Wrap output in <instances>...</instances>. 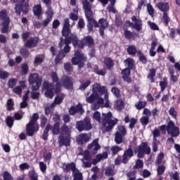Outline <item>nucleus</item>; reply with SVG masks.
<instances>
[{
    "instance_id": "20e7f679",
    "label": "nucleus",
    "mask_w": 180,
    "mask_h": 180,
    "mask_svg": "<svg viewBox=\"0 0 180 180\" xmlns=\"http://www.w3.org/2000/svg\"><path fill=\"white\" fill-rule=\"evenodd\" d=\"M39 117V113H34L31 117L30 122L26 124L25 130L26 134L28 137H33L34 134L37 133V131L40 130L39 122H37Z\"/></svg>"
},
{
    "instance_id": "f3484780",
    "label": "nucleus",
    "mask_w": 180,
    "mask_h": 180,
    "mask_svg": "<svg viewBox=\"0 0 180 180\" xmlns=\"http://www.w3.org/2000/svg\"><path fill=\"white\" fill-rule=\"evenodd\" d=\"M62 86L68 91H72L74 89V82L69 76H64L61 79Z\"/></svg>"
},
{
    "instance_id": "8fccbe9b",
    "label": "nucleus",
    "mask_w": 180,
    "mask_h": 180,
    "mask_svg": "<svg viewBox=\"0 0 180 180\" xmlns=\"http://www.w3.org/2000/svg\"><path fill=\"white\" fill-rule=\"evenodd\" d=\"M139 122L144 127H146L150 122V117L143 116L140 118Z\"/></svg>"
},
{
    "instance_id": "0e129e2a",
    "label": "nucleus",
    "mask_w": 180,
    "mask_h": 180,
    "mask_svg": "<svg viewBox=\"0 0 180 180\" xmlns=\"http://www.w3.org/2000/svg\"><path fill=\"white\" fill-rule=\"evenodd\" d=\"M158 175L161 176L165 172V166L164 165H159L157 169Z\"/></svg>"
},
{
    "instance_id": "79ce46f5",
    "label": "nucleus",
    "mask_w": 180,
    "mask_h": 180,
    "mask_svg": "<svg viewBox=\"0 0 180 180\" xmlns=\"http://www.w3.org/2000/svg\"><path fill=\"white\" fill-rule=\"evenodd\" d=\"M13 106H15V103L13 102V99L8 98L6 102L7 110L8 112L13 110V109H15Z\"/></svg>"
},
{
    "instance_id": "69168bd1",
    "label": "nucleus",
    "mask_w": 180,
    "mask_h": 180,
    "mask_svg": "<svg viewBox=\"0 0 180 180\" xmlns=\"http://www.w3.org/2000/svg\"><path fill=\"white\" fill-rule=\"evenodd\" d=\"M148 25L151 29V30H160L158 25H157V24H155V22H153L151 21H148Z\"/></svg>"
},
{
    "instance_id": "5701e85b",
    "label": "nucleus",
    "mask_w": 180,
    "mask_h": 180,
    "mask_svg": "<svg viewBox=\"0 0 180 180\" xmlns=\"http://www.w3.org/2000/svg\"><path fill=\"white\" fill-rule=\"evenodd\" d=\"M92 92L94 94H101L103 95L106 92V86H101L99 83H94L92 86Z\"/></svg>"
},
{
    "instance_id": "4d7b16f0",
    "label": "nucleus",
    "mask_w": 180,
    "mask_h": 180,
    "mask_svg": "<svg viewBox=\"0 0 180 180\" xmlns=\"http://www.w3.org/2000/svg\"><path fill=\"white\" fill-rule=\"evenodd\" d=\"M111 92L115 96V98H120V90L117 87H112L111 89Z\"/></svg>"
},
{
    "instance_id": "ddd939ff",
    "label": "nucleus",
    "mask_w": 180,
    "mask_h": 180,
    "mask_svg": "<svg viewBox=\"0 0 180 180\" xmlns=\"http://www.w3.org/2000/svg\"><path fill=\"white\" fill-rule=\"evenodd\" d=\"M68 39L70 41V44L72 43L75 49H80V50L84 49V46L82 39H79L77 34L70 32V35L68 36Z\"/></svg>"
},
{
    "instance_id": "a19ab883",
    "label": "nucleus",
    "mask_w": 180,
    "mask_h": 180,
    "mask_svg": "<svg viewBox=\"0 0 180 180\" xmlns=\"http://www.w3.org/2000/svg\"><path fill=\"white\" fill-rule=\"evenodd\" d=\"M146 106H147V101H139L135 104V108L137 110L145 109Z\"/></svg>"
},
{
    "instance_id": "72a5a7b5",
    "label": "nucleus",
    "mask_w": 180,
    "mask_h": 180,
    "mask_svg": "<svg viewBox=\"0 0 180 180\" xmlns=\"http://www.w3.org/2000/svg\"><path fill=\"white\" fill-rule=\"evenodd\" d=\"M124 36L125 39H127L128 40H130L131 39H133L135 36H139V33L136 32H131V31L125 29L124 31Z\"/></svg>"
},
{
    "instance_id": "473e14b6",
    "label": "nucleus",
    "mask_w": 180,
    "mask_h": 180,
    "mask_svg": "<svg viewBox=\"0 0 180 180\" xmlns=\"http://www.w3.org/2000/svg\"><path fill=\"white\" fill-rule=\"evenodd\" d=\"M155 74H157V71L154 68L149 69V72L148 74V79L150 81L152 84H154L155 82Z\"/></svg>"
},
{
    "instance_id": "a878e982",
    "label": "nucleus",
    "mask_w": 180,
    "mask_h": 180,
    "mask_svg": "<svg viewBox=\"0 0 180 180\" xmlns=\"http://www.w3.org/2000/svg\"><path fill=\"white\" fill-rule=\"evenodd\" d=\"M103 63L106 70L108 71H112V70H113V68L115 67V61H113L112 58L105 57Z\"/></svg>"
},
{
    "instance_id": "603ef678",
    "label": "nucleus",
    "mask_w": 180,
    "mask_h": 180,
    "mask_svg": "<svg viewBox=\"0 0 180 180\" xmlns=\"http://www.w3.org/2000/svg\"><path fill=\"white\" fill-rule=\"evenodd\" d=\"M3 180H13V176L8 171H4L3 172Z\"/></svg>"
},
{
    "instance_id": "09e8293b",
    "label": "nucleus",
    "mask_w": 180,
    "mask_h": 180,
    "mask_svg": "<svg viewBox=\"0 0 180 180\" xmlns=\"http://www.w3.org/2000/svg\"><path fill=\"white\" fill-rule=\"evenodd\" d=\"M89 85H91V80H87L79 85V91H85Z\"/></svg>"
},
{
    "instance_id": "58836bf2",
    "label": "nucleus",
    "mask_w": 180,
    "mask_h": 180,
    "mask_svg": "<svg viewBox=\"0 0 180 180\" xmlns=\"http://www.w3.org/2000/svg\"><path fill=\"white\" fill-rule=\"evenodd\" d=\"M62 134H65V136H71V129L67 124H63L60 129Z\"/></svg>"
},
{
    "instance_id": "2eb2a0df",
    "label": "nucleus",
    "mask_w": 180,
    "mask_h": 180,
    "mask_svg": "<svg viewBox=\"0 0 180 180\" xmlns=\"http://www.w3.org/2000/svg\"><path fill=\"white\" fill-rule=\"evenodd\" d=\"M44 89L45 90L44 95L46 98L53 99L54 97V84L49 82H44Z\"/></svg>"
},
{
    "instance_id": "3c124183",
    "label": "nucleus",
    "mask_w": 180,
    "mask_h": 180,
    "mask_svg": "<svg viewBox=\"0 0 180 180\" xmlns=\"http://www.w3.org/2000/svg\"><path fill=\"white\" fill-rule=\"evenodd\" d=\"M40 127H41V129H44V127H46V125L47 124V118L44 116V115H41L40 116Z\"/></svg>"
},
{
    "instance_id": "0eeeda50",
    "label": "nucleus",
    "mask_w": 180,
    "mask_h": 180,
    "mask_svg": "<svg viewBox=\"0 0 180 180\" xmlns=\"http://www.w3.org/2000/svg\"><path fill=\"white\" fill-rule=\"evenodd\" d=\"M28 82L30 85H32V91H39V89H40V86H41V82H43V79L40 78L39 74L32 73L30 75Z\"/></svg>"
},
{
    "instance_id": "bf43d9fd",
    "label": "nucleus",
    "mask_w": 180,
    "mask_h": 180,
    "mask_svg": "<svg viewBox=\"0 0 180 180\" xmlns=\"http://www.w3.org/2000/svg\"><path fill=\"white\" fill-rule=\"evenodd\" d=\"M143 167H144V162L143 160L138 159L134 165V168L136 169H140L141 168H143Z\"/></svg>"
},
{
    "instance_id": "393cba45",
    "label": "nucleus",
    "mask_w": 180,
    "mask_h": 180,
    "mask_svg": "<svg viewBox=\"0 0 180 180\" xmlns=\"http://www.w3.org/2000/svg\"><path fill=\"white\" fill-rule=\"evenodd\" d=\"M83 44H84V47L85 46L86 47H94L95 46V40L92 37V36L87 35L82 38Z\"/></svg>"
},
{
    "instance_id": "338daca9",
    "label": "nucleus",
    "mask_w": 180,
    "mask_h": 180,
    "mask_svg": "<svg viewBox=\"0 0 180 180\" xmlns=\"http://www.w3.org/2000/svg\"><path fill=\"white\" fill-rule=\"evenodd\" d=\"M111 151L113 155H116L119 151H122V147H119L117 146H114L111 148Z\"/></svg>"
},
{
    "instance_id": "49530a36",
    "label": "nucleus",
    "mask_w": 180,
    "mask_h": 180,
    "mask_svg": "<svg viewBox=\"0 0 180 180\" xmlns=\"http://www.w3.org/2000/svg\"><path fill=\"white\" fill-rule=\"evenodd\" d=\"M116 107L117 110L120 112V110H123L124 108V101L122 99H119L116 101Z\"/></svg>"
},
{
    "instance_id": "1a4fd4ad",
    "label": "nucleus",
    "mask_w": 180,
    "mask_h": 180,
    "mask_svg": "<svg viewBox=\"0 0 180 180\" xmlns=\"http://www.w3.org/2000/svg\"><path fill=\"white\" fill-rule=\"evenodd\" d=\"M86 61L85 54L81 53L79 50H77L75 53V56L72 58V63L73 65H78L79 68H82Z\"/></svg>"
},
{
    "instance_id": "c9c22d12",
    "label": "nucleus",
    "mask_w": 180,
    "mask_h": 180,
    "mask_svg": "<svg viewBox=\"0 0 180 180\" xmlns=\"http://www.w3.org/2000/svg\"><path fill=\"white\" fill-rule=\"evenodd\" d=\"M127 52L128 53L129 56H132V57H135L137 54V48L134 45H130L127 49Z\"/></svg>"
},
{
    "instance_id": "37998d69",
    "label": "nucleus",
    "mask_w": 180,
    "mask_h": 180,
    "mask_svg": "<svg viewBox=\"0 0 180 180\" xmlns=\"http://www.w3.org/2000/svg\"><path fill=\"white\" fill-rule=\"evenodd\" d=\"M115 169H113V167H112V166H108L105 168V174L107 176H113L115 175Z\"/></svg>"
},
{
    "instance_id": "864d4df0",
    "label": "nucleus",
    "mask_w": 180,
    "mask_h": 180,
    "mask_svg": "<svg viewBox=\"0 0 180 180\" xmlns=\"http://www.w3.org/2000/svg\"><path fill=\"white\" fill-rule=\"evenodd\" d=\"M21 71L23 75H27L29 72V65H27V63L22 64L21 66Z\"/></svg>"
},
{
    "instance_id": "13d9d810",
    "label": "nucleus",
    "mask_w": 180,
    "mask_h": 180,
    "mask_svg": "<svg viewBox=\"0 0 180 180\" xmlns=\"http://www.w3.org/2000/svg\"><path fill=\"white\" fill-rule=\"evenodd\" d=\"M53 121L55 124H61V116L58 114H54L53 117Z\"/></svg>"
},
{
    "instance_id": "c756f323",
    "label": "nucleus",
    "mask_w": 180,
    "mask_h": 180,
    "mask_svg": "<svg viewBox=\"0 0 180 180\" xmlns=\"http://www.w3.org/2000/svg\"><path fill=\"white\" fill-rule=\"evenodd\" d=\"M124 64L125 67H127L125 68L131 70H133V68H134L136 62L134 61V58H127V59H125L124 60Z\"/></svg>"
},
{
    "instance_id": "9b49d317",
    "label": "nucleus",
    "mask_w": 180,
    "mask_h": 180,
    "mask_svg": "<svg viewBox=\"0 0 180 180\" xmlns=\"http://www.w3.org/2000/svg\"><path fill=\"white\" fill-rule=\"evenodd\" d=\"M138 153V158H144V155H150L151 154V148L148 146V142H142L136 148Z\"/></svg>"
},
{
    "instance_id": "6ab92c4d",
    "label": "nucleus",
    "mask_w": 180,
    "mask_h": 180,
    "mask_svg": "<svg viewBox=\"0 0 180 180\" xmlns=\"http://www.w3.org/2000/svg\"><path fill=\"white\" fill-rule=\"evenodd\" d=\"M77 113H79L80 115H84V113H85L82 104L80 103H79L76 106H71L69 109V114L72 116L77 115Z\"/></svg>"
},
{
    "instance_id": "7ed1b4c3",
    "label": "nucleus",
    "mask_w": 180,
    "mask_h": 180,
    "mask_svg": "<svg viewBox=\"0 0 180 180\" xmlns=\"http://www.w3.org/2000/svg\"><path fill=\"white\" fill-rule=\"evenodd\" d=\"M84 15L87 20V29L88 32H94V27H99V23L94 19V11H92V4L89 3L88 0H82V1Z\"/></svg>"
},
{
    "instance_id": "dca6fc26",
    "label": "nucleus",
    "mask_w": 180,
    "mask_h": 180,
    "mask_svg": "<svg viewBox=\"0 0 180 180\" xmlns=\"http://www.w3.org/2000/svg\"><path fill=\"white\" fill-rule=\"evenodd\" d=\"M132 157H134V151H133L131 145H129L128 148L124 150V154L122 155V163L127 164V162H129V160Z\"/></svg>"
},
{
    "instance_id": "5fc2aeb1",
    "label": "nucleus",
    "mask_w": 180,
    "mask_h": 180,
    "mask_svg": "<svg viewBox=\"0 0 180 180\" xmlns=\"http://www.w3.org/2000/svg\"><path fill=\"white\" fill-rule=\"evenodd\" d=\"M18 84V79H10L8 82V88H15Z\"/></svg>"
},
{
    "instance_id": "4c0bfd02",
    "label": "nucleus",
    "mask_w": 180,
    "mask_h": 180,
    "mask_svg": "<svg viewBox=\"0 0 180 180\" xmlns=\"http://www.w3.org/2000/svg\"><path fill=\"white\" fill-rule=\"evenodd\" d=\"M60 124H54L52 127L51 125V130L53 136H57L58 134H60V131H61V129L60 128Z\"/></svg>"
},
{
    "instance_id": "4be33fe9",
    "label": "nucleus",
    "mask_w": 180,
    "mask_h": 180,
    "mask_svg": "<svg viewBox=\"0 0 180 180\" xmlns=\"http://www.w3.org/2000/svg\"><path fill=\"white\" fill-rule=\"evenodd\" d=\"M70 147L71 146V138L70 136H60L59 137V146L60 147Z\"/></svg>"
},
{
    "instance_id": "f03ea898",
    "label": "nucleus",
    "mask_w": 180,
    "mask_h": 180,
    "mask_svg": "<svg viewBox=\"0 0 180 180\" xmlns=\"http://www.w3.org/2000/svg\"><path fill=\"white\" fill-rule=\"evenodd\" d=\"M102 117H101V112L99 111H96L93 114V119L97 122V123H102L103 127L105 128V131H112L115 128V126L119 123V119L114 118L112 112H108V113L103 112Z\"/></svg>"
},
{
    "instance_id": "2f4dec72",
    "label": "nucleus",
    "mask_w": 180,
    "mask_h": 180,
    "mask_svg": "<svg viewBox=\"0 0 180 180\" xmlns=\"http://www.w3.org/2000/svg\"><path fill=\"white\" fill-rule=\"evenodd\" d=\"M158 8L161 12H163V13H167V12L169 11V4L168 3L160 2L158 4Z\"/></svg>"
},
{
    "instance_id": "bb28decb",
    "label": "nucleus",
    "mask_w": 180,
    "mask_h": 180,
    "mask_svg": "<svg viewBox=\"0 0 180 180\" xmlns=\"http://www.w3.org/2000/svg\"><path fill=\"white\" fill-rule=\"evenodd\" d=\"M46 19L42 21V25L44 27H47L49 26V23L53 20V16H54L53 11H46Z\"/></svg>"
},
{
    "instance_id": "c03bdc74",
    "label": "nucleus",
    "mask_w": 180,
    "mask_h": 180,
    "mask_svg": "<svg viewBox=\"0 0 180 180\" xmlns=\"http://www.w3.org/2000/svg\"><path fill=\"white\" fill-rule=\"evenodd\" d=\"M13 123H15V120L12 116H8L6 119V124L11 129V127H13Z\"/></svg>"
},
{
    "instance_id": "a211bd4d",
    "label": "nucleus",
    "mask_w": 180,
    "mask_h": 180,
    "mask_svg": "<svg viewBox=\"0 0 180 180\" xmlns=\"http://www.w3.org/2000/svg\"><path fill=\"white\" fill-rule=\"evenodd\" d=\"M88 150H90L91 153L94 155L98 154V150H101V145H99V139H94L90 144L87 146Z\"/></svg>"
},
{
    "instance_id": "412c9836",
    "label": "nucleus",
    "mask_w": 180,
    "mask_h": 180,
    "mask_svg": "<svg viewBox=\"0 0 180 180\" xmlns=\"http://www.w3.org/2000/svg\"><path fill=\"white\" fill-rule=\"evenodd\" d=\"M98 23L101 25L99 27L100 36L103 38L105 37V29L109 26V22L106 19L101 18L98 20Z\"/></svg>"
},
{
    "instance_id": "6e6d98bb",
    "label": "nucleus",
    "mask_w": 180,
    "mask_h": 180,
    "mask_svg": "<svg viewBox=\"0 0 180 180\" xmlns=\"http://www.w3.org/2000/svg\"><path fill=\"white\" fill-rule=\"evenodd\" d=\"M158 144H160V141H158L157 139H153L152 146L153 153H157V151H158Z\"/></svg>"
},
{
    "instance_id": "4468645a",
    "label": "nucleus",
    "mask_w": 180,
    "mask_h": 180,
    "mask_svg": "<svg viewBox=\"0 0 180 180\" xmlns=\"http://www.w3.org/2000/svg\"><path fill=\"white\" fill-rule=\"evenodd\" d=\"M131 20L134 22H130V20L127 21L129 26H131L133 29L136 30V32H141V30H143V20L140 18H137V16L136 15L131 17Z\"/></svg>"
},
{
    "instance_id": "39448f33",
    "label": "nucleus",
    "mask_w": 180,
    "mask_h": 180,
    "mask_svg": "<svg viewBox=\"0 0 180 180\" xmlns=\"http://www.w3.org/2000/svg\"><path fill=\"white\" fill-rule=\"evenodd\" d=\"M161 131H167V134H170L171 137H178L179 136V128L175 126V123L172 120L169 121L167 125L163 124L159 127Z\"/></svg>"
},
{
    "instance_id": "c85d7f7f",
    "label": "nucleus",
    "mask_w": 180,
    "mask_h": 180,
    "mask_svg": "<svg viewBox=\"0 0 180 180\" xmlns=\"http://www.w3.org/2000/svg\"><path fill=\"white\" fill-rule=\"evenodd\" d=\"M91 68L95 74H96L97 75H101V77H105L106 75V73L108 72L106 71V68H103L99 70V66L98 65H93Z\"/></svg>"
},
{
    "instance_id": "b1692460",
    "label": "nucleus",
    "mask_w": 180,
    "mask_h": 180,
    "mask_svg": "<svg viewBox=\"0 0 180 180\" xmlns=\"http://www.w3.org/2000/svg\"><path fill=\"white\" fill-rule=\"evenodd\" d=\"M121 74L122 75V79L127 84H131V77H130V75L131 74V70L124 68L122 70Z\"/></svg>"
},
{
    "instance_id": "ea45409f",
    "label": "nucleus",
    "mask_w": 180,
    "mask_h": 180,
    "mask_svg": "<svg viewBox=\"0 0 180 180\" xmlns=\"http://www.w3.org/2000/svg\"><path fill=\"white\" fill-rule=\"evenodd\" d=\"M99 98L98 94L92 93L89 97L86 98L88 103H94L96 99Z\"/></svg>"
},
{
    "instance_id": "e2e57ef3",
    "label": "nucleus",
    "mask_w": 180,
    "mask_h": 180,
    "mask_svg": "<svg viewBox=\"0 0 180 180\" xmlns=\"http://www.w3.org/2000/svg\"><path fill=\"white\" fill-rule=\"evenodd\" d=\"M62 86L63 85L61 84V82H57L55 85L54 93L56 94H60L62 91Z\"/></svg>"
},
{
    "instance_id": "774afa93",
    "label": "nucleus",
    "mask_w": 180,
    "mask_h": 180,
    "mask_svg": "<svg viewBox=\"0 0 180 180\" xmlns=\"http://www.w3.org/2000/svg\"><path fill=\"white\" fill-rule=\"evenodd\" d=\"M44 61V58L39 56H36L34 60V65H37L38 64H41Z\"/></svg>"
},
{
    "instance_id": "e433bc0d",
    "label": "nucleus",
    "mask_w": 180,
    "mask_h": 180,
    "mask_svg": "<svg viewBox=\"0 0 180 180\" xmlns=\"http://www.w3.org/2000/svg\"><path fill=\"white\" fill-rule=\"evenodd\" d=\"M72 175L73 176V180H83L84 179V176H82V173L81 172H79L78 168L72 172Z\"/></svg>"
},
{
    "instance_id": "f8f14e48",
    "label": "nucleus",
    "mask_w": 180,
    "mask_h": 180,
    "mask_svg": "<svg viewBox=\"0 0 180 180\" xmlns=\"http://www.w3.org/2000/svg\"><path fill=\"white\" fill-rule=\"evenodd\" d=\"M0 20L3 21L1 33H8V30H9V23H11V18L8 16V11L6 9H3L0 11Z\"/></svg>"
},
{
    "instance_id": "7c9ffc66",
    "label": "nucleus",
    "mask_w": 180,
    "mask_h": 180,
    "mask_svg": "<svg viewBox=\"0 0 180 180\" xmlns=\"http://www.w3.org/2000/svg\"><path fill=\"white\" fill-rule=\"evenodd\" d=\"M33 13L34 16L40 18L43 15V8H41V4L34 5L33 8Z\"/></svg>"
},
{
    "instance_id": "de8ad7c7",
    "label": "nucleus",
    "mask_w": 180,
    "mask_h": 180,
    "mask_svg": "<svg viewBox=\"0 0 180 180\" xmlns=\"http://www.w3.org/2000/svg\"><path fill=\"white\" fill-rule=\"evenodd\" d=\"M64 101V94H62L60 96H56L54 99L55 105H60L63 103Z\"/></svg>"
},
{
    "instance_id": "052dcab7",
    "label": "nucleus",
    "mask_w": 180,
    "mask_h": 180,
    "mask_svg": "<svg viewBox=\"0 0 180 180\" xmlns=\"http://www.w3.org/2000/svg\"><path fill=\"white\" fill-rule=\"evenodd\" d=\"M9 77V73L7 71L0 69V79H6Z\"/></svg>"
},
{
    "instance_id": "423d86ee",
    "label": "nucleus",
    "mask_w": 180,
    "mask_h": 180,
    "mask_svg": "<svg viewBox=\"0 0 180 180\" xmlns=\"http://www.w3.org/2000/svg\"><path fill=\"white\" fill-rule=\"evenodd\" d=\"M29 2H30V0H20L15 5L14 11L17 16H20L22 12L23 15H27L29 13V8L30 7Z\"/></svg>"
},
{
    "instance_id": "680f3d73",
    "label": "nucleus",
    "mask_w": 180,
    "mask_h": 180,
    "mask_svg": "<svg viewBox=\"0 0 180 180\" xmlns=\"http://www.w3.org/2000/svg\"><path fill=\"white\" fill-rule=\"evenodd\" d=\"M169 115L173 117V119H176L178 116V112L175 110V108L172 107L169 110Z\"/></svg>"
},
{
    "instance_id": "6e6552de",
    "label": "nucleus",
    "mask_w": 180,
    "mask_h": 180,
    "mask_svg": "<svg viewBox=\"0 0 180 180\" xmlns=\"http://www.w3.org/2000/svg\"><path fill=\"white\" fill-rule=\"evenodd\" d=\"M76 129L78 131H89L92 129V124L91 123V118L86 117L83 120L77 121L76 122Z\"/></svg>"
},
{
    "instance_id": "a18cd8bd",
    "label": "nucleus",
    "mask_w": 180,
    "mask_h": 180,
    "mask_svg": "<svg viewBox=\"0 0 180 180\" xmlns=\"http://www.w3.org/2000/svg\"><path fill=\"white\" fill-rule=\"evenodd\" d=\"M20 53L24 58H27L30 56V51L26 48H22L20 50Z\"/></svg>"
},
{
    "instance_id": "aec40b11",
    "label": "nucleus",
    "mask_w": 180,
    "mask_h": 180,
    "mask_svg": "<svg viewBox=\"0 0 180 180\" xmlns=\"http://www.w3.org/2000/svg\"><path fill=\"white\" fill-rule=\"evenodd\" d=\"M37 44H39V37H34L25 41V47H27V49H34V47H37Z\"/></svg>"
},
{
    "instance_id": "9d476101",
    "label": "nucleus",
    "mask_w": 180,
    "mask_h": 180,
    "mask_svg": "<svg viewBox=\"0 0 180 180\" xmlns=\"http://www.w3.org/2000/svg\"><path fill=\"white\" fill-rule=\"evenodd\" d=\"M126 134H127V129H126V127L124 125H118L114 139L116 144H122L124 140V137H126Z\"/></svg>"
},
{
    "instance_id": "f704fd0d",
    "label": "nucleus",
    "mask_w": 180,
    "mask_h": 180,
    "mask_svg": "<svg viewBox=\"0 0 180 180\" xmlns=\"http://www.w3.org/2000/svg\"><path fill=\"white\" fill-rule=\"evenodd\" d=\"M51 130V124H47L45 129H44L43 134H42V139L45 141L49 140V131Z\"/></svg>"
},
{
    "instance_id": "f257e3e1",
    "label": "nucleus",
    "mask_w": 180,
    "mask_h": 180,
    "mask_svg": "<svg viewBox=\"0 0 180 180\" xmlns=\"http://www.w3.org/2000/svg\"><path fill=\"white\" fill-rule=\"evenodd\" d=\"M72 26L70 24V18H65L63 20V25L62 28V36L65 37V46L63 49H60L58 51V55L55 58V64H60L61 61L63 60L65 57H66L67 54L71 51V41L68 39V36L71 34Z\"/></svg>"
},
{
    "instance_id": "cd10ccee",
    "label": "nucleus",
    "mask_w": 180,
    "mask_h": 180,
    "mask_svg": "<svg viewBox=\"0 0 180 180\" xmlns=\"http://www.w3.org/2000/svg\"><path fill=\"white\" fill-rule=\"evenodd\" d=\"M63 169L64 172H65L66 174H68L70 171H72V172H74L77 168L75 163L72 162V163H68L67 165H63Z\"/></svg>"
}]
</instances>
